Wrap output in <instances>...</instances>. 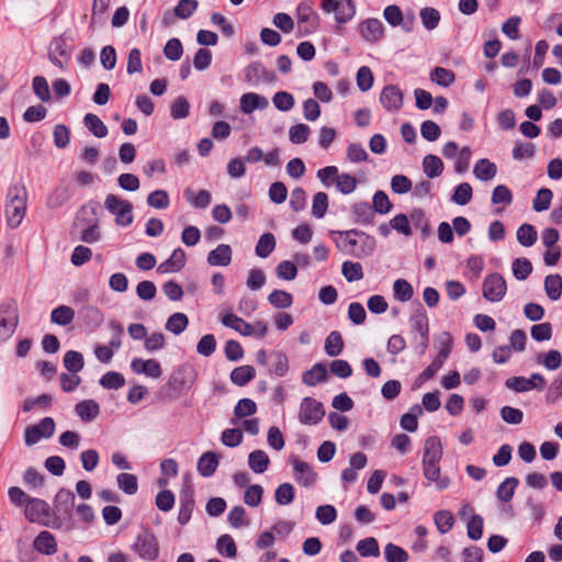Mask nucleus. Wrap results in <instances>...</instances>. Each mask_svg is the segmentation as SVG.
Listing matches in <instances>:
<instances>
[{"label": "nucleus", "mask_w": 562, "mask_h": 562, "mask_svg": "<svg viewBox=\"0 0 562 562\" xmlns=\"http://www.w3.org/2000/svg\"><path fill=\"white\" fill-rule=\"evenodd\" d=\"M329 236L340 251L356 258L371 256L376 246L373 236L358 229L330 231Z\"/></svg>", "instance_id": "f257e3e1"}, {"label": "nucleus", "mask_w": 562, "mask_h": 562, "mask_svg": "<svg viewBox=\"0 0 562 562\" xmlns=\"http://www.w3.org/2000/svg\"><path fill=\"white\" fill-rule=\"evenodd\" d=\"M442 458V445L438 437L431 436L425 440L422 460L423 473L428 482H435L438 491H443L450 485L447 476H440L439 462Z\"/></svg>", "instance_id": "f03ea898"}, {"label": "nucleus", "mask_w": 562, "mask_h": 562, "mask_svg": "<svg viewBox=\"0 0 562 562\" xmlns=\"http://www.w3.org/2000/svg\"><path fill=\"white\" fill-rule=\"evenodd\" d=\"M27 193L24 186L15 183L11 186L7 193L5 216L7 223L11 228H16L26 210Z\"/></svg>", "instance_id": "7ed1b4c3"}, {"label": "nucleus", "mask_w": 562, "mask_h": 562, "mask_svg": "<svg viewBox=\"0 0 562 562\" xmlns=\"http://www.w3.org/2000/svg\"><path fill=\"white\" fill-rule=\"evenodd\" d=\"M50 512V506L40 498L30 499L25 506V517L31 522H37L53 529L61 528V519L58 516L53 515Z\"/></svg>", "instance_id": "20e7f679"}, {"label": "nucleus", "mask_w": 562, "mask_h": 562, "mask_svg": "<svg viewBox=\"0 0 562 562\" xmlns=\"http://www.w3.org/2000/svg\"><path fill=\"white\" fill-rule=\"evenodd\" d=\"M19 325V308L13 300L0 303V341H7L13 336Z\"/></svg>", "instance_id": "39448f33"}, {"label": "nucleus", "mask_w": 562, "mask_h": 562, "mask_svg": "<svg viewBox=\"0 0 562 562\" xmlns=\"http://www.w3.org/2000/svg\"><path fill=\"white\" fill-rule=\"evenodd\" d=\"M131 549L145 561H155L159 555L158 540L149 529H144L137 535Z\"/></svg>", "instance_id": "423d86ee"}, {"label": "nucleus", "mask_w": 562, "mask_h": 562, "mask_svg": "<svg viewBox=\"0 0 562 562\" xmlns=\"http://www.w3.org/2000/svg\"><path fill=\"white\" fill-rule=\"evenodd\" d=\"M105 209L115 216V223L119 226H130L133 223V204L120 199L115 194H108L104 200Z\"/></svg>", "instance_id": "0eeeda50"}, {"label": "nucleus", "mask_w": 562, "mask_h": 562, "mask_svg": "<svg viewBox=\"0 0 562 562\" xmlns=\"http://www.w3.org/2000/svg\"><path fill=\"white\" fill-rule=\"evenodd\" d=\"M409 325L413 333L419 335L418 348L419 353H424L428 347L429 341V323L428 316L422 304L412 313L409 317Z\"/></svg>", "instance_id": "6e6552de"}, {"label": "nucleus", "mask_w": 562, "mask_h": 562, "mask_svg": "<svg viewBox=\"0 0 562 562\" xmlns=\"http://www.w3.org/2000/svg\"><path fill=\"white\" fill-rule=\"evenodd\" d=\"M442 155L446 159L454 161V171L463 173L469 169L472 150L469 146L460 147L458 143H446L442 148Z\"/></svg>", "instance_id": "1a4fd4ad"}, {"label": "nucleus", "mask_w": 562, "mask_h": 562, "mask_svg": "<svg viewBox=\"0 0 562 562\" xmlns=\"http://www.w3.org/2000/svg\"><path fill=\"white\" fill-rule=\"evenodd\" d=\"M322 9L326 13L334 12L337 23L345 24L356 14V3L353 0H323Z\"/></svg>", "instance_id": "9d476101"}, {"label": "nucleus", "mask_w": 562, "mask_h": 562, "mask_svg": "<svg viewBox=\"0 0 562 562\" xmlns=\"http://www.w3.org/2000/svg\"><path fill=\"white\" fill-rule=\"evenodd\" d=\"M325 409L321 402L304 397L300 404L299 420L303 425H317L324 417Z\"/></svg>", "instance_id": "9b49d317"}, {"label": "nucleus", "mask_w": 562, "mask_h": 562, "mask_svg": "<svg viewBox=\"0 0 562 562\" xmlns=\"http://www.w3.org/2000/svg\"><path fill=\"white\" fill-rule=\"evenodd\" d=\"M245 81L251 86H259L261 83H273L277 81V76L273 70L268 69L261 61L256 60L250 63L244 69Z\"/></svg>", "instance_id": "f8f14e48"}, {"label": "nucleus", "mask_w": 562, "mask_h": 562, "mask_svg": "<svg viewBox=\"0 0 562 562\" xmlns=\"http://www.w3.org/2000/svg\"><path fill=\"white\" fill-rule=\"evenodd\" d=\"M507 389L518 393L528 392L530 390L542 391L547 385L544 376L540 373H532L529 378L513 376L505 381Z\"/></svg>", "instance_id": "ddd939ff"}, {"label": "nucleus", "mask_w": 562, "mask_h": 562, "mask_svg": "<svg viewBox=\"0 0 562 562\" xmlns=\"http://www.w3.org/2000/svg\"><path fill=\"white\" fill-rule=\"evenodd\" d=\"M55 432V422L52 417H44L40 423L27 426L24 432L26 446L37 443L42 438H50Z\"/></svg>", "instance_id": "4468645a"}, {"label": "nucleus", "mask_w": 562, "mask_h": 562, "mask_svg": "<svg viewBox=\"0 0 562 562\" xmlns=\"http://www.w3.org/2000/svg\"><path fill=\"white\" fill-rule=\"evenodd\" d=\"M483 297L490 302H499L506 294L507 285L499 273L488 274L482 284Z\"/></svg>", "instance_id": "2eb2a0df"}, {"label": "nucleus", "mask_w": 562, "mask_h": 562, "mask_svg": "<svg viewBox=\"0 0 562 562\" xmlns=\"http://www.w3.org/2000/svg\"><path fill=\"white\" fill-rule=\"evenodd\" d=\"M71 58V49L65 37H55L49 44V60L60 69H65Z\"/></svg>", "instance_id": "dca6fc26"}, {"label": "nucleus", "mask_w": 562, "mask_h": 562, "mask_svg": "<svg viewBox=\"0 0 562 562\" xmlns=\"http://www.w3.org/2000/svg\"><path fill=\"white\" fill-rule=\"evenodd\" d=\"M194 508V492L190 482L183 484L180 492V507L178 514V522L186 525L191 519V515Z\"/></svg>", "instance_id": "f3484780"}, {"label": "nucleus", "mask_w": 562, "mask_h": 562, "mask_svg": "<svg viewBox=\"0 0 562 562\" xmlns=\"http://www.w3.org/2000/svg\"><path fill=\"white\" fill-rule=\"evenodd\" d=\"M380 101L389 112L398 111L403 105V93L395 85L385 86L380 94Z\"/></svg>", "instance_id": "a211bd4d"}, {"label": "nucleus", "mask_w": 562, "mask_h": 562, "mask_svg": "<svg viewBox=\"0 0 562 562\" xmlns=\"http://www.w3.org/2000/svg\"><path fill=\"white\" fill-rule=\"evenodd\" d=\"M359 33L366 42L376 43L384 36V26L379 19H367L360 23Z\"/></svg>", "instance_id": "6ab92c4d"}, {"label": "nucleus", "mask_w": 562, "mask_h": 562, "mask_svg": "<svg viewBox=\"0 0 562 562\" xmlns=\"http://www.w3.org/2000/svg\"><path fill=\"white\" fill-rule=\"evenodd\" d=\"M292 464L294 479L299 484L308 487L315 483L317 474L308 463L301 461L297 458H293Z\"/></svg>", "instance_id": "aec40b11"}, {"label": "nucleus", "mask_w": 562, "mask_h": 562, "mask_svg": "<svg viewBox=\"0 0 562 562\" xmlns=\"http://www.w3.org/2000/svg\"><path fill=\"white\" fill-rule=\"evenodd\" d=\"M131 369L137 374H145L154 379L160 378L162 373L160 363L156 359L135 358L131 362Z\"/></svg>", "instance_id": "412c9836"}, {"label": "nucleus", "mask_w": 562, "mask_h": 562, "mask_svg": "<svg viewBox=\"0 0 562 562\" xmlns=\"http://www.w3.org/2000/svg\"><path fill=\"white\" fill-rule=\"evenodd\" d=\"M33 548L41 554L53 555L57 552L56 538L49 531H41L33 541Z\"/></svg>", "instance_id": "4be33fe9"}, {"label": "nucleus", "mask_w": 562, "mask_h": 562, "mask_svg": "<svg viewBox=\"0 0 562 562\" xmlns=\"http://www.w3.org/2000/svg\"><path fill=\"white\" fill-rule=\"evenodd\" d=\"M240 110L245 114H250L255 110H265L269 105V101L266 97L255 92H247L240 97L239 101Z\"/></svg>", "instance_id": "5701e85b"}, {"label": "nucleus", "mask_w": 562, "mask_h": 562, "mask_svg": "<svg viewBox=\"0 0 562 562\" xmlns=\"http://www.w3.org/2000/svg\"><path fill=\"white\" fill-rule=\"evenodd\" d=\"M184 263L186 254L181 248H177L167 260L158 266L157 271L161 274L178 272L184 267Z\"/></svg>", "instance_id": "b1692460"}, {"label": "nucleus", "mask_w": 562, "mask_h": 562, "mask_svg": "<svg viewBox=\"0 0 562 562\" xmlns=\"http://www.w3.org/2000/svg\"><path fill=\"white\" fill-rule=\"evenodd\" d=\"M296 16L300 23H306L308 31H315L318 26V15L310 1H302L296 8Z\"/></svg>", "instance_id": "393cba45"}, {"label": "nucleus", "mask_w": 562, "mask_h": 562, "mask_svg": "<svg viewBox=\"0 0 562 562\" xmlns=\"http://www.w3.org/2000/svg\"><path fill=\"white\" fill-rule=\"evenodd\" d=\"M75 413L85 423L94 420L100 414V406L94 400H83L75 405Z\"/></svg>", "instance_id": "a878e982"}, {"label": "nucleus", "mask_w": 562, "mask_h": 562, "mask_svg": "<svg viewBox=\"0 0 562 562\" xmlns=\"http://www.w3.org/2000/svg\"><path fill=\"white\" fill-rule=\"evenodd\" d=\"M218 467V457L215 452L206 451L198 460V472L203 477L212 476Z\"/></svg>", "instance_id": "bb28decb"}, {"label": "nucleus", "mask_w": 562, "mask_h": 562, "mask_svg": "<svg viewBox=\"0 0 562 562\" xmlns=\"http://www.w3.org/2000/svg\"><path fill=\"white\" fill-rule=\"evenodd\" d=\"M328 379V371L324 363H315L310 370L305 371L302 376L304 384L315 386L318 383H324Z\"/></svg>", "instance_id": "cd10ccee"}, {"label": "nucleus", "mask_w": 562, "mask_h": 562, "mask_svg": "<svg viewBox=\"0 0 562 562\" xmlns=\"http://www.w3.org/2000/svg\"><path fill=\"white\" fill-rule=\"evenodd\" d=\"M232 261V248L229 245L221 244L207 255L210 266L226 267Z\"/></svg>", "instance_id": "c85d7f7f"}, {"label": "nucleus", "mask_w": 562, "mask_h": 562, "mask_svg": "<svg viewBox=\"0 0 562 562\" xmlns=\"http://www.w3.org/2000/svg\"><path fill=\"white\" fill-rule=\"evenodd\" d=\"M222 324L229 327L243 336H251L254 334L252 325L240 318L239 316L228 313L223 315Z\"/></svg>", "instance_id": "c756f323"}, {"label": "nucleus", "mask_w": 562, "mask_h": 562, "mask_svg": "<svg viewBox=\"0 0 562 562\" xmlns=\"http://www.w3.org/2000/svg\"><path fill=\"white\" fill-rule=\"evenodd\" d=\"M536 362L550 371H554L562 366V355L559 350L551 349L547 352L538 353Z\"/></svg>", "instance_id": "7c9ffc66"}, {"label": "nucleus", "mask_w": 562, "mask_h": 562, "mask_svg": "<svg viewBox=\"0 0 562 562\" xmlns=\"http://www.w3.org/2000/svg\"><path fill=\"white\" fill-rule=\"evenodd\" d=\"M270 459L263 450H255L248 456V465L257 474L266 472L269 468Z\"/></svg>", "instance_id": "2f4dec72"}, {"label": "nucleus", "mask_w": 562, "mask_h": 562, "mask_svg": "<svg viewBox=\"0 0 562 562\" xmlns=\"http://www.w3.org/2000/svg\"><path fill=\"white\" fill-rule=\"evenodd\" d=\"M353 218L356 223L359 224H372L374 218V211L372 206L367 202H359L353 204L351 209Z\"/></svg>", "instance_id": "473e14b6"}, {"label": "nucleus", "mask_w": 562, "mask_h": 562, "mask_svg": "<svg viewBox=\"0 0 562 562\" xmlns=\"http://www.w3.org/2000/svg\"><path fill=\"white\" fill-rule=\"evenodd\" d=\"M75 505V494L70 490L60 488L55 497V507L58 512L69 515Z\"/></svg>", "instance_id": "72a5a7b5"}, {"label": "nucleus", "mask_w": 562, "mask_h": 562, "mask_svg": "<svg viewBox=\"0 0 562 562\" xmlns=\"http://www.w3.org/2000/svg\"><path fill=\"white\" fill-rule=\"evenodd\" d=\"M75 311L67 305H59L50 312V322L59 326H67L72 323Z\"/></svg>", "instance_id": "f704fd0d"}, {"label": "nucleus", "mask_w": 562, "mask_h": 562, "mask_svg": "<svg viewBox=\"0 0 562 562\" xmlns=\"http://www.w3.org/2000/svg\"><path fill=\"white\" fill-rule=\"evenodd\" d=\"M496 165L488 159L477 160L473 169L474 176L482 181L492 180L496 176Z\"/></svg>", "instance_id": "c9c22d12"}, {"label": "nucleus", "mask_w": 562, "mask_h": 562, "mask_svg": "<svg viewBox=\"0 0 562 562\" xmlns=\"http://www.w3.org/2000/svg\"><path fill=\"white\" fill-rule=\"evenodd\" d=\"M256 375V370L251 366H240L231 372V381L238 386L249 383Z\"/></svg>", "instance_id": "e433bc0d"}, {"label": "nucleus", "mask_w": 562, "mask_h": 562, "mask_svg": "<svg viewBox=\"0 0 562 562\" xmlns=\"http://www.w3.org/2000/svg\"><path fill=\"white\" fill-rule=\"evenodd\" d=\"M83 124L91 132V134L97 138H103L108 134V127L105 124L101 121V119L93 114L88 113L83 117Z\"/></svg>", "instance_id": "4c0bfd02"}, {"label": "nucleus", "mask_w": 562, "mask_h": 562, "mask_svg": "<svg viewBox=\"0 0 562 562\" xmlns=\"http://www.w3.org/2000/svg\"><path fill=\"white\" fill-rule=\"evenodd\" d=\"M544 291L551 301H558L562 295V277L558 273L547 276Z\"/></svg>", "instance_id": "58836bf2"}, {"label": "nucleus", "mask_w": 562, "mask_h": 562, "mask_svg": "<svg viewBox=\"0 0 562 562\" xmlns=\"http://www.w3.org/2000/svg\"><path fill=\"white\" fill-rule=\"evenodd\" d=\"M188 325V316L184 313L177 312L168 317L165 328L175 335H180L187 329Z\"/></svg>", "instance_id": "ea45409f"}, {"label": "nucleus", "mask_w": 562, "mask_h": 562, "mask_svg": "<svg viewBox=\"0 0 562 562\" xmlns=\"http://www.w3.org/2000/svg\"><path fill=\"white\" fill-rule=\"evenodd\" d=\"M71 196L68 186L57 187L48 196L46 205L48 209H58L63 206Z\"/></svg>", "instance_id": "a19ab883"}, {"label": "nucleus", "mask_w": 562, "mask_h": 562, "mask_svg": "<svg viewBox=\"0 0 562 562\" xmlns=\"http://www.w3.org/2000/svg\"><path fill=\"white\" fill-rule=\"evenodd\" d=\"M184 198L196 209H206L212 201V195L207 190H200L196 194H194L192 189H186Z\"/></svg>", "instance_id": "79ce46f5"}, {"label": "nucleus", "mask_w": 562, "mask_h": 562, "mask_svg": "<svg viewBox=\"0 0 562 562\" xmlns=\"http://www.w3.org/2000/svg\"><path fill=\"white\" fill-rule=\"evenodd\" d=\"M423 170L428 178H437L443 171V162L438 156L427 155L423 160Z\"/></svg>", "instance_id": "37998d69"}, {"label": "nucleus", "mask_w": 562, "mask_h": 562, "mask_svg": "<svg viewBox=\"0 0 562 562\" xmlns=\"http://www.w3.org/2000/svg\"><path fill=\"white\" fill-rule=\"evenodd\" d=\"M324 350L329 357H337L344 350V340L339 331H331L325 339Z\"/></svg>", "instance_id": "c03bdc74"}, {"label": "nucleus", "mask_w": 562, "mask_h": 562, "mask_svg": "<svg viewBox=\"0 0 562 562\" xmlns=\"http://www.w3.org/2000/svg\"><path fill=\"white\" fill-rule=\"evenodd\" d=\"M276 248V238L271 233L262 234L255 247V252L260 258H267Z\"/></svg>", "instance_id": "a18cd8bd"}, {"label": "nucleus", "mask_w": 562, "mask_h": 562, "mask_svg": "<svg viewBox=\"0 0 562 562\" xmlns=\"http://www.w3.org/2000/svg\"><path fill=\"white\" fill-rule=\"evenodd\" d=\"M419 16H420L423 26L427 31L435 30L439 25V22L441 19L440 12L437 9L431 8V7L423 8L419 11Z\"/></svg>", "instance_id": "49530a36"}, {"label": "nucleus", "mask_w": 562, "mask_h": 562, "mask_svg": "<svg viewBox=\"0 0 562 562\" xmlns=\"http://www.w3.org/2000/svg\"><path fill=\"white\" fill-rule=\"evenodd\" d=\"M393 295L400 302L409 301L414 295L412 284L405 279L395 280L393 283Z\"/></svg>", "instance_id": "de8ad7c7"}, {"label": "nucleus", "mask_w": 562, "mask_h": 562, "mask_svg": "<svg viewBox=\"0 0 562 562\" xmlns=\"http://www.w3.org/2000/svg\"><path fill=\"white\" fill-rule=\"evenodd\" d=\"M519 481L516 477L505 479L497 487L496 496L501 502L507 503L512 501L515 488L518 486Z\"/></svg>", "instance_id": "09e8293b"}, {"label": "nucleus", "mask_w": 562, "mask_h": 562, "mask_svg": "<svg viewBox=\"0 0 562 562\" xmlns=\"http://www.w3.org/2000/svg\"><path fill=\"white\" fill-rule=\"evenodd\" d=\"M430 80L435 83H437L440 87H449L451 86L456 80V75L452 70L443 68V67H436L430 72Z\"/></svg>", "instance_id": "8fccbe9b"}, {"label": "nucleus", "mask_w": 562, "mask_h": 562, "mask_svg": "<svg viewBox=\"0 0 562 562\" xmlns=\"http://www.w3.org/2000/svg\"><path fill=\"white\" fill-rule=\"evenodd\" d=\"M341 273L348 282L359 281L364 276L362 265L350 260L342 263Z\"/></svg>", "instance_id": "3c124183"}, {"label": "nucleus", "mask_w": 562, "mask_h": 562, "mask_svg": "<svg viewBox=\"0 0 562 562\" xmlns=\"http://www.w3.org/2000/svg\"><path fill=\"white\" fill-rule=\"evenodd\" d=\"M99 383L103 389L119 390L124 386L125 379L120 372L109 371L100 378Z\"/></svg>", "instance_id": "603ef678"}, {"label": "nucleus", "mask_w": 562, "mask_h": 562, "mask_svg": "<svg viewBox=\"0 0 562 562\" xmlns=\"http://www.w3.org/2000/svg\"><path fill=\"white\" fill-rule=\"evenodd\" d=\"M268 302L276 308H288L293 304V296L284 290H273L268 295Z\"/></svg>", "instance_id": "864d4df0"}, {"label": "nucleus", "mask_w": 562, "mask_h": 562, "mask_svg": "<svg viewBox=\"0 0 562 562\" xmlns=\"http://www.w3.org/2000/svg\"><path fill=\"white\" fill-rule=\"evenodd\" d=\"M116 483L120 490L127 495H134L138 490L137 477L131 473H121L116 476Z\"/></svg>", "instance_id": "5fc2aeb1"}, {"label": "nucleus", "mask_w": 562, "mask_h": 562, "mask_svg": "<svg viewBox=\"0 0 562 562\" xmlns=\"http://www.w3.org/2000/svg\"><path fill=\"white\" fill-rule=\"evenodd\" d=\"M422 407L414 405L411 411L401 417L400 425L403 429L414 432L418 428L417 416L422 414Z\"/></svg>", "instance_id": "6e6d98bb"}, {"label": "nucleus", "mask_w": 562, "mask_h": 562, "mask_svg": "<svg viewBox=\"0 0 562 562\" xmlns=\"http://www.w3.org/2000/svg\"><path fill=\"white\" fill-rule=\"evenodd\" d=\"M517 240L524 247H531L537 241V231L530 224H522L517 229Z\"/></svg>", "instance_id": "4d7b16f0"}, {"label": "nucleus", "mask_w": 562, "mask_h": 562, "mask_svg": "<svg viewBox=\"0 0 562 562\" xmlns=\"http://www.w3.org/2000/svg\"><path fill=\"white\" fill-rule=\"evenodd\" d=\"M434 521L440 533H447L450 531L454 524V518L449 510H438L434 515Z\"/></svg>", "instance_id": "13d9d810"}, {"label": "nucleus", "mask_w": 562, "mask_h": 562, "mask_svg": "<svg viewBox=\"0 0 562 562\" xmlns=\"http://www.w3.org/2000/svg\"><path fill=\"white\" fill-rule=\"evenodd\" d=\"M295 491L291 483L280 484L274 492V499L279 505H289L294 501Z\"/></svg>", "instance_id": "bf43d9fd"}, {"label": "nucleus", "mask_w": 562, "mask_h": 562, "mask_svg": "<svg viewBox=\"0 0 562 562\" xmlns=\"http://www.w3.org/2000/svg\"><path fill=\"white\" fill-rule=\"evenodd\" d=\"M64 366L69 372L77 373L85 366L83 356L78 351L69 350L64 356Z\"/></svg>", "instance_id": "052dcab7"}, {"label": "nucleus", "mask_w": 562, "mask_h": 562, "mask_svg": "<svg viewBox=\"0 0 562 562\" xmlns=\"http://www.w3.org/2000/svg\"><path fill=\"white\" fill-rule=\"evenodd\" d=\"M216 549L220 554L227 558H234L237 554L236 543L229 535H222L217 539Z\"/></svg>", "instance_id": "680f3d73"}, {"label": "nucleus", "mask_w": 562, "mask_h": 562, "mask_svg": "<svg viewBox=\"0 0 562 562\" xmlns=\"http://www.w3.org/2000/svg\"><path fill=\"white\" fill-rule=\"evenodd\" d=\"M472 187L468 182L458 184L451 196V201L458 205H467L472 199Z\"/></svg>", "instance_id": "e2e57ef3"}, {"label": "nucleus", "mask_w": 562, "mask_h": 562, "mask_svg": "<svg viewBox=\"0 0 562 562\" xmlns=\"http://www.w3.org/2000/svg\"><path fill=\"white\" fill-rule=\"evenodd\" d=\"M384 555L386 562H407L409 559L408 553L394 543H387L385 546Z\"/></svg>", "instance_id": "0e129e2a"}, {"label": "nucleus", "mask_w": 562, "mask_h": 562, "mask_svg": "<svg viewBox=\"0 0 562 562\" xmlns=\"http://www.w3.org/2000/svg\"><path fill=\"white\" fill-rule=\"evenodd\" d=\"M512 269L517 280H526L532 271V265L527 258H517L513 261Z\"/></svg>", "instance_id": "69168bd1"}, {"label": "nucleus", "mask_w": 562, "mask_h": 562, "mask_svg": "<svg viewBox=\"0 0 562 562\" xmlns=\"http://www.w3.org/2000/svg\"><path fill=\"white\" fill-rule=\"evenodd\" d=\"M80 314L82 316V319L86 322V324L90 325L92 327H97L103 322V314L95 306L87 305V306L82 307V310L80 311Z\"/></svg>", "instance_id": "338daca9"}, {"label": "nucleus", "mask_w": 562, "mask_h": 562, "mask_svg": "<svg viewBox=\"0 0 562 562\" xmlns=\"http://www.w3.org/2000/svg\"><path fill=\"white\" fill-rule=\"evenodd\" d=\"M198 5L196 0H179L173 9V14L179 19H189L194 13Z\"/></svg>", "instance_id": "774afa93"}]
</instances>
